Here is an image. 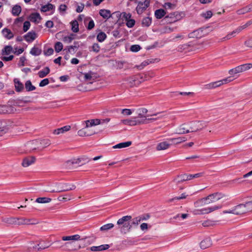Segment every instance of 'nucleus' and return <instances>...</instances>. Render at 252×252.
I'll list each match as a JSON object with an SVG mask.
<instances>
[{
  "label": "nucleus",
  "mask_w": 252,
  "mask_h": 252,
  "mask_svg": "<svg viewBox=\"0 0 252 252\" xmlns=\"http://www.w3.org/2000/svg\"><path fill=\"white\" fill-rule=\"evenodd\" d=\"M172 143H170L168 140L162 141L157 145L156 149L158 151L166 150L169 149Z\"/></svg>",
  "instance_id": "nucleus-9"
},
{
  "label": "nucleus",
  "mask_w": 252,
  "mask_h": 252,
  "mask_svg": "<svg viewBox=\"0 0 252 252\" xmlns=\"http://www.w3.org/2000/svg\"><path fill=\"white\" fill-rule=\"evenodd\" d=\"M57 188L56 189H49L48 190L50 192H61L72 190L75 189L76 187L74 185H68L67 184L59 183L56 184Z\"/></svg>",
  "instance_id": "nucleus-3"
},
{
  "label": "nucleus",
  "mask_w": 252,
  "mask_h": 252,
  "mask_svg": "<svg viewBox=\"0 0 252 252\" xmlns=\"http://www.w3.org/2000/svg\"><path fill=\"white\" fill-rule=\"evenodd\" d=\"M141 221V218H140L139 216L136 217L132 220V222L131 224L134 225H137L140 223V222Z\"/></svg>",
  "instance_id": "nucleus-60"
},
{
  "label": "nucleus",
  "mask_w": 252,
  "mask_h": 252,
  "mask_svg": "<svg viewBox=\"0 0 252 252\" xmlns=\"http://www.w3.org/2000/svg\"><path fill=\"white\" fill-rule=\"evenodd\" d=\"M71 25L72 32H79V25L76 20L73 21Z\"/></svg>",
  "instance_id": "nucleus-43"
},
{
  "label": "nucleus",
  "mask_w": 252,
  "mask_h": 252,
  "mask_svg": "<svg viewBox=\"0 0 252 252\" xmlns=\"http://www.w3.org/2000/svg\"><path fill=\"white\" fill-rule=\"evenodd\" d=\"M87 20H86L85 23L86 25L87 29L88 30H91L94 26V23L93 20H90L88 24H87Z\"/></svg>",
  "instance_id": "nucleus-49"
},
{
  "label": "nucleus",
  "mask_w": 252,
  "mask_h": 252,
  "mask_svg": "<svg viewBox=\"0 0 252 252\" xmlns=\"http://www.w3.org/2000/svg\"><path fill=\"white\" fill-rule=\"evenodd\" d=\"M131 219V216H126L118 220L117 224L122 233L126 234L132 228V224L130 223Z\"/></svg>",
  "instance_id": "nucleus-2"
},
{
  "label": "nucleus",
  "mask_w": 252,
  "mask_h": 252,
  "mask_svg": "<svg viewBox=\"0 0 252 252\" xmlns=\"http://www.w3.org/2000/svg\"><path fill=\"white\" fill-rule=\"evenodd\" d=\"M71 128L70 126H65L61 128H59L54 130L53 133L54 134L59 135L61 133H63L65 132L69 131Z\"/></svg>",
  "instance_id": "nucleus-21"
},
{
  "label": "nucleus",
  "mask_w": 252,
  "mask_h": 252,
  "mask_svg": "<svg viewBox=\"0 0 252 252\" xmlns=\"http://www.w3.org/2000/svg\"><path fill=\"white\" fill-rule=\"evenodd\" d=\"M188 32H181L178 33L173 38L172 40L174 41H179L187 38Z\"/></svg>",
  "instance_id": "nucleus-29"
},
{
  "label": "nucleus",
  "mask_w": 252,
  "mask_h": 252,
  "mask_svg": "<svg viewBox=\"0 0 252 252\" xmlns=\"http://www.w3.org/2000/svg\"><path fill=\"white\" fill-rule=\"evenodd\" d=\"M49 83V81L48 78L44 79L39 83L40 87H44Z\"/></svg>",
  "instance_id": "nucleus-64"
},
{
  "label": "nucleus",
  "mask_w": 252,
  "mask_h": 252,
  "mask_svg": "<svg viewBox=\"0 0 252 252\" xmlns=\"http://www.w3.org/2000/svg\"><path fill=\"white\" fill-rule=\"evenodd\" d=\"M148 112V110L145 108H139L136 110V114L137 116L135 117V118L139 119L140 120L143 121L142 124L146 123L147 118L146 114Z\"/></svg>",
  "instance_id": "nucleus-6"
},
{
  "label": "nucleus",
  "mask_w": 252,
  "mask_h": 252,
  "mask_svg": "<svg viewBox=\"0 0 252 252\" xmlns=\"http://www.w3.org/2000/svg\"><path fill=\"white\" fill-rule=\"evenodd\" d=\"M150 0H145L143 2H139L136 11L138 14H141L149 5Z\"/></svg>",
  "instance_id": "nucleus-12"
},
{
  "label": "nucleus",
  "mask_w": 252,
  "mask_h": 252,
  "mask_svg": "<svg viewBox=\"0 0 252 252\" xmlns=\"http://www.w3.org/2000/svg\"><path fill=\"white\" fill-rule=\"evenodd\" d=\"M140 78L142 79L139 75H135L128 77L126 79V81H127L130 87H133L139 85L141 83L142 81L139 80Z\"/></svg>",
  "instance_id": "nucleus-7"
},
{
  "label": "nucleus",
  "mask_w": 252,
  "mask_h": 252,
  "mask_svg": "<svg viewBox=\"0 0 252 252\" xmlns=\"http://www.w3.org/2000/svg\"><path fill=\"white\" fill-rule=\"evenodd\" d=\"M190 132H195L200 131L206 127V123L204 121H193L189 124Z\"/></svg>",
  "instance_id": "nucleus-4"
},
{
  "label": "nucleus",
  "mask_w": 252,
  "mask_h": 252,
  "mask_svg": "<svg viewBox=\"0 0 252 252\" xmlns=\"http://www.w3.org/2000/svg\"><path fill=\"white\" fill-rule=\"evenodd\" d=\"M180 19L179 16L178 15V14L176 12L171 13L169 15L166 16L164 18V20L166 22H168L169 23L176 22Z\"/></svg>",
  "instance_id": "nucleus-18"
},
{
  "label": "nucleus",
  "mask_w": 252,
  "mask_h": 252,
  "mask_svg": "<svg viewBox=\"0 0 252 252\" xmlns=\"http://www.w3.org/2000/svg\"><path fill=\"white\" fill-rule=\"evenodd\" d=\"M191 174H183L177 176L173 180V182L176 184H179L184 182L191 180Z\"/></svg>",
  "instance_id": "nucleus-8"
},
{
  "label": "nucleus",
  "mask_w": 252,
  "mask_h": 252,
  "mask_svg": "<svg viewBox=\"0 0 252 252\" xmlns=\"http://www.w3.org/2000/svg\"><path fill=\"white\" fill-rule=\"evenodd\" d=\"M63 45L61 42H57L55 45V49L56 52L59 53L62 50Z\"/></svg>",
  "instance_id": "nucleus-48"
},
{
  "label": "nucleus",
  "mask_w": 252,
  "mask_h": 252,
  "mask_svg": "<svg viewBox=\"0 0 252 252\" xmlns=\"http://www.w3.org/2000/svg\"><path fill=\"white\" fill-rule=\"evenodd\" d=\"M99 14L105 19H108L111 16V12L109 10L101 9L99 11Z\"/></svg>",
  "instance_id": "nucleus-33"
},
{
  "label": "nucleus",
  "mask_w": 252,
  "mask_h": 252,
  "mask_svg": "<svg viewBox=\"0 0 252 252\" xmlns=\"http://www.w3.org/2000/svg\"><path fill=\"white\" fill-rule=\"evenodd\" d=\"M135 21L134 19H131L126 22V25L128 28H132L135 25Z\"/></svg>",
  "instance_id": "nucleus-59"
},
{
  "label": "nucleus",
  "mask_w": 252,
  "mask_h": 252,
  "mask_svg": "<svg viewBox=\"0 0 252 252\" xmlns=\"http://www.w3.org/2000/svg\"><path fill=\"white\" fill-rule=\"evenodd\" d=\"M251 24H252V21H250L249 22H248L247 23H246L245 24L239 27L238 30L239 31H242V30H246V28L250 26Z\"/></svg>",
  "instance_id": "nucleus-58"
},
{
  "label": "nucleus",
  "mask_w": 252,
  "mask_h": 252,
  "mask_svg": "<svg viewBox=\"0 0 252 252\" xmlns=\"http://www.w3.org/2000/svg\"><path fill=\"white\" fill-rule=\"evenodd\" d=\"M37 35L36 32H28L27 34L25 35L24 37L25 39L28 42H31L33 41Z\"/></svg>",
  "instance_id": "nucleus-22"
},
{
  "label": "nucleus",
  "mask_w": 252,
  "mask_h": 252,
  "mask_svg": "<svg viewBox=\"0 0 252 252\" xmlns=\"http://www.w3.org/2000/svg\"><path fill=\"white\" fill-rule=\"evenodd\" d=\"M110 246L108 244L102 245L99 246H93L90 248V250L93 252H99L107 250L109 248Z\"/></svg>",
  "instance_id": "nucleus-20"
},
{
  "label": "nucleus",
  "mask_w": 252,
  "mask_h": 252,
  "mask_svg": "<svg viewBox=\"0 0 252 252\" xmlns=\"http://www.w3.org/2000/svg\"><path fill=\"white\" fill-rule=\"evenodd\" d=\"M121 113L124 115L129 116L132 114V111L129 109H124L122 110Z\"/></svg>",
  "instance_id": "nucleus-62"
},
{
  "label": "nucleus",
  "mask_w": 252,
  "mask_h": 252,
  "mask_svg": "<svg viewBox=\"0 0 252 252\" xmlns=\"http://www.w3.org/2000/svg\"><path fill=\"white\" fill-rule=\"evenodd\" d=\"M35 161V158L33 156L26 157L23 159L22 164L23 166L27 167L33 163Z\"/></svg>",
  "instance_id": "nucleus-17"
},
{
  "label": "nucleus",
  "mask_w": 252,
  "mask_h": 252,
  "mask_svg": "<svg viewBox=\"0 0 252 252\" xmlns=\"http://www.w3.org/2000/svg\"><path fill=\"white\" fill-rule=\"evenodd\" d=\"M168 140L169 142H171L174 144H179L181 143L179 137L169 138Z\"/></svg>",
  "instance_id": "nucleus-56"
},
{
  "label": "nucleus",
  "mask_w": 252,
  "mask_h": 252,
  "mask_svg": "<svg viewBox=\"0 0 252 252\" xmlns=\"http://www.w3.org/2000/svg\"><path fill=\"white\" fill-rule=\"evenodd\" d=\"M151 19L149 17H145L142 21V25L143 27H148L151 23Z\"/></svg>",
  "instance_id": "nucleus-44"
},
{
  "label": "nucleus",
  "mask_w": 252,
  "mask_h": 252,
  "mask_svg": "<svg viewBox=\"0 0 252 252\" xmlns=\"http://www.w3.org/2000/svg\"><path fill=\"white\" fill-rule=\"evenodd\" d=\"M132 144V142L131 141H127L126 142H122L119 143L113 147L114 149H121V148H124L126 147H129Z\"/></svg>",
  "instance_id": "nucleus-31"
},
{
  "label": "nucleus",
  "mask_w": 252,
  "mask_h": 252,
  "mask_svg": "<svg viewBox=\"0 0 252 252\" xmlns=\"http://www.w3.org/2000/svg\"><path fill=\"white\" fill-rule=\"evenodd\" d=\"M80 236L78 234H75L71 236H64L62 237V239L64 241H78L79 240H83L84 239H81Z\"/></svg>",
  "instance_id": "nucleus-19"
},
{
  "label": "nucleus",
  "mask_w": 252,
  "mask_h": 252,
  "mask_svg": "<svg viewBox=\"0 0 252 252\" xmlns=\"http://www.w3.org/2000/svg\"><path fill=\"white\" fill-rule=\"evenodd\" d=\"M123 123L125 125H127L129 126H136L137 125L142 124V121L140 120L139 119L133 118L132 119H126L122 121Z\"/></svg>",
  "instance_id": "nucleus-14"
},
{
  "label": "nucleus",
  "mask_w": 252,
  "mask_h": 252,
  "mask_svg": "<svg viewBox=\"0 0 252 252\" xmlns=\"http://www.w3.org/2000/svg\"><path fill=\"white\" fill-rule=\"evenodd\" d=\"M234 33L235 32H230L228 33L226 35L222 37L221 32H220L217 35V37L219 38L221 41H226L235 36V35L234 34Z\"/></svg>",
  "instance_id": "nucleus-28"
},
{
  "label": "nucleus",
  "mask_w": 252,
  "mask_h": 252,
  "mask_svg": "<svg viewBox=\"0 0 252 252\" xmlns=\"http://www.w3.org/2000/svg\"><path fill=\"white\" fill-rule=\"evenodd\" d=\"M71 195L70 194H66L63 197L60 196L58 198L59 201H66L71 199Z\"/></svg>",
  "instance_id": "nucleus-50"
},
{
  "label": "nucleus",
  "mask_w": 252,
  "mask_h": 252,
  "mask_svg": "<svg viewBox=\"0 0 252 252\" xmlns=\"http://www.w3.org/2000/svg\"><path fill=\"white\" fill-rule=\"evenodd\" d=\"M86 127L98 125L100 123V119H93L85 121Z\"/></svg>",
  "instance_id": "nucleus-27"
},
{
  "label": "nucleus",
  "mask_w": 252,
  "mask_h": 252,
  "mask_svg": "<svg viewBox=\"0 0 252 252\" xmlns=\"http://www.w3.org/2000/svg\"><path fill=\"white\" fill-rule=\"evenodd\" d=\"M213 13L211 11H207L205 13L201 14V16L205 19L210 18L212 16Z\"/></svg>",
  "instance_id": "nucleus-54"
},
{
  "label": "nucleus",
  "mask_w": 252,
  "mask_h": 252,
  "mask_svg": "<svg viewBox=\"0 0 252 252\" xmlns=\"http://www.w3.org/2000/svg\"><path fill=\"white\" fill-rule=\"evenodd\" d=\"M32 144L36 147H33V150L38 149L39 148L42 147V148H45L50 144V141L49 140H42L40 142L37 140H34L32 141Z\"/></svg>",
  "instance_id": "nucleus-10"
},
{
  "label": "nucleus",
  "mask_w": 252,
  "mask_h": 252,
  "mask_svg": "<svg viewBox=\"0 0 252 252\" xmlns=\"http://www.w3.org/2000/svg\"><path fill=\"white\" fill-rule=\"evenodd\" d=\"M29 19L32 22L38 23L41 19V17L39 13H33L30 16Z\"/></svg>",
  "instance_id": "nucleus-26"
},
{
  "label": "nucleus",
  "mask_w": 252,
  "mask_h": 252,
  "mask_svg": "<svg viewBox=\"0 0 252 252\" xmlns=\"http://www.w3.org/2000/svg\"><path fill=\"white\" fill-rule=\"evenodd\" d=\"M51 200V198L48 197H38L36 199L35 202L38 203H47L50 202Z\"/></svg>",
  "instance_id": "nucleus-39"
},
{
  "label": "nucleus",
  "mask_w": 252,
  "mask_h": 252,
  "mask_svg": "<svg viewBox=\"0 0 252 252\" xmlns=\"http://www.w3.org/2000/svg\"><path fill=\"white\" fill-rule=\"evenodd\" d=\"M202 36L199 32H188L187 38L190 39V42H196L197 40L200 39Z\"/></svg>",
  "instance_id": "nucleus-13"
},
{
  "label": "nucleus",
  "mask_w": 252,
  "mask_h": 252,
  "mask_svg": "<svg viewBox=\"0 0 252 252\" xmlns=\"http://www.w3.org/2000/svg\"><path fill=\"white\" fill-rule=\"evenodd\" d=\"M212 244L211 240L210 238H206L201 242L200 245L201 249H206L210 247Z\"/></svg>",
  "instance_id": "nucleus-23"
},
{
  "label": "nucleus",
  "mask_w": 252,
  "mask_h": 252,
  "mask_svg": "<svg viewBox=\"0 0 252 252\" xmlns=\"http://www.w3.org/2000/svg\"><path fill=\"white\" fill-rule=\"evenodd\" d=\"M233 214L239 215L247 213L244 204H240L232 209Z\"/></svg>",
  "instance_id": "nucleus-11"
},
{
  "label": "nucleus",
  "mask_w": 252,
  "mask_h": 252,
  "mask_svg": "<svg viewBox=\"0 0 252 252\" xmlns=\"http://www.w3.org/2000/svg\"><path fill=\"white\" fill-rule=\"evenodd\" d=\"M252 6L251 5L247 6L245 7H243L241 9H240L237 10V12L238 14H244L246 13H248L252 10Z\"/></svg>",
  "instance_id": "nucleus-32"
},
{
  "label": "nucleus",
  "mask_w": 252,
  "mask_h": 252,
  "mask_svg": "<svg viewBox=\"0 0 252 252\" xmlns=\"http://www.w3.org/2000/svg\"><path fill=\"white\" fill-rule=\"evenodd\" d=\"M161 113H158L151 115V118H148L147 121H156L158 119L162 118V116L160 115Z\"/></svg>",
  "instance_id": "nucleus-46"
},
{
  "label": "nucleus",
  "mask_w": 252,
  "mask_h": 252,
  "mask_svg": "<svg viewBox=\"0 0 252 252\" xmlns=\"http://www.w3.org/2000/svg\"><path fill=\"white\" fill-rule=\"evenodd\" d=\"M14 82L15 84V90L17 92H21L24 89L23 84L20 81L18 78H15L14 79Z\"/></svg>",
  "instance_id": "nucleus-24"
},
{
  "label": "nucleus",
  "mask_w": 252,
  "mask_h": 252,
  "mask_svg": "<svg viewBox=\"0 0 252 252\" xmlns=\"http://www.w3.org/2000/svg\"><path fill=\"white\" fill-rule=\"evenodd\" d=\"M76 37V35L74 33H71L69 34V35L64 36L63 38V42L66 43H70L73 39H75Z\"/></svg>",
  "instance_id": "nucleus-30"
},
{
  "label": "nucleus",
  "mask_w": 252,
  "mask_h": 252,
  "mask_svg": "<svg viewBox=\"0 0 252 252\" xmlns=\"http://www.w3.org/2000/svg\"><path fill=\"white\" fill-rule=\"evenodd\" d=\"M78 134L80 136H88L91 134L88 133L84 129H81L78 131Z\"/></svg>",
  "instance_id": "nucleus-55"
},
{
  "label": "nucleus",
  "mask_w": 252,
  "mask_h": 252,
  "mask_svg": "<svg viewBox=\"0 0 252 252\" xmlns=\"http://www.w3.org/2000/svg\"><path fill=\"white\" fill-rule=\"evenodd\" d=\"M92 51L98 53L100 50V46L97 43H94L92 46Z\"/></svg>",
  "instance_id": "nucleus-57"
},
{
  "label": "nucleus",
  "mask_w": 252,
  "mask_h": 252,
  "mask_svg": "<svg viewBox=\"0 0 252 252\" xmlns=\"http://www.w3.org/2000/svg\"><path fill=\"white\" fill-rule=\"evenodd\" d=\"M164 7L165 9H173L175 8V4H172L170 2H166V3H165V4L164 5Z\"/></svg>",
  "instance_id": "nucleus-61"
},
{
  "label": "nucleus",
  "mask_w": 252,
  "mask_h": 252,
  "mask_svg": "<svg viewBox=\"0 0 252 252\" xmlns=\"http://www.w3.org/2000/svg\"><path fill=\"white\" fill-rule=\"evenodd\" d=\"M166 14V12L164 10L162 9H159L156 10L155 12V16L158 19H160L163 17Z\"/></svg>",
  "instance_id": "nucleus-36"
},
{
  "label": "nucleus",
  "mask_w": 252,
  "mask_h": 252,
  "mask_svg": "<svg viewBox=\"0 0 252 252\" xmlns=\"http://www.w3.org/2000/svg\"><path fill=\"white\" fill-rule=\"evenodd\" d=\"M225 197V195L219 192L210 194L207 197L201 198L194 202L195 208L192 211L195 215L209 214L221 207L220 205L209 206Z\"/></svg>",
  "instance_id": "nucleus-1"
},
{
  "label": "nucleus",
  "mask_w": 252,
  "mask_h": 252,
  "mask_svg": "<svg viewBox=\"0 0 252 252\" xmlns=\"http://www.w3.org/2000/svg\"><path fill=\"white\" fill-rule=\"evenodd\" d=\"M190 132L189 126L188 127L186 124L180 125L177 129L176 133L178 134H184Z\"/></svg>",
  "instance_id": "nucleus-15"
},
{
  "label": "nucleus",
  "mask_w": 252,
  "mask_h": 252,
  "mask_svg": "<svg viewBox=\"0 0 252 252\" xmlns=\"http://www.w3.org/2000/svg\"><path fill=\"white\" fill-rule=\"evenodd\" d=\"M54 5L51 3H48L47 4L44 5L41 7V11L42 12H47L52 9H53Z\"/></svg>",
  "instance_id": "nucleus-41"
},
{
  "label": "nucleus",
  "mask_w": 252,
  "mask_h": 252,
  "mask_svg": "<svg viewBox=\"0 0 252 252\" xmlns=\"http://www.w3.org/2000/svg\"><path fill=\"white\" fill-rule=\"evenodd\" d=\"M113 14H116V16H120L122 18H124L126 22H127L128 20H130L131 18V15L130 13H127L126 12H122L120 13L119 12H116L114 13Z\"/></svg>",
  "instance_id": "nucleus-25"
},
{
  "label": "nucleus",
  "mask_w": 252,
  "mask_h": 252,
  "mask_svg": "<svg viewBox=\"0 0 252 252\" xmlns=\"http://www.w3.org/2000/svg\"><path fill=\"white\" fill-rule=\"evenodd\" d=\"M247 212L252 211V200L244 204Z\"/></svg>",
  "instance_id": "nucleus-51"
},
{
  "label": "nucleus",
  "mask_w": 252,
  "mask_h": 252,
  "mask_svg": "<svg viewBox=\"0 0 252 252\" xmlns=\"http://www.w3.org/2000/svg\"><path fill=\"white\" fill-rule=\"evenodd\" d=\"M24 218L15 217V225H24Z\"/></svg>",
  "instance_id": "nucleus-52"
},
{
  "label": "nucleus",
  "mask_w": 252,
  "mask_h": 252,
  "mask_svg": "<svg viewBox=\"0 0 252 252\" xmlns=\"http://www.w3.org/2000/svg\"><path fill=\"white\" fill-rule=\"evenodd\" d=\"M105 32H99L97 35V39L99 42L103 41L106 38Z\"/></svg>",
  "instance_id": "nucleus-47"
},
{
  "label": "nucleus",
  "mask_w": 252,
  "mask_h": 252,
  "mask_svg": "<svg viewBox=\"0 0 252 252\" xmlns=\"http://www.w3.org/2000/svg\"><path fill=\"white\" fill-rule=\"evenodd\" d=\"M1 221L7 226L10 225H15V217H2Z\"/></svg>",
  "instance_id": "nucleus-16"
},
{
  "label": "nucleus",
  "mask_w": 252,
  "mask_h": 252,
  "mask_svg": "<svg viewBox=\"0 0 252 252\" xmlns=\"http://www.w3.org/2000/svg\"><path fill=\"white\" fill-rule=\"evenodd\" d=\"M25 88L28 92L33 91L35 89V87L33 86L30 80H28L25 83Z\"/></svg>",
  "instance_id": "nucleus-40"
},
{
  "label": "nucleus",
  "mask_w": 252,
  "mask_h": 252,
  "mask_svg": "<svg viewBox=\"0 0 252 252\" xmlns=\"http://www.w3.org/2000/svg\"><path fill=\"white\" fill-rule=\"evenodd\" d=\"M113 227L114 224L113 223H108L100 227V230L101 231H107L112 228Z\"/></svg>",
  "instance_id": "nucleus-45"
},
{
  "label": "nucleus",
  "mask_w": 252,
  "mask_h": 252,
  "mask_svg": "<svg viewBox=\"0 0 252 252\" xmlns=\"http://www.w3.org/2000/svg\"><path fill=\"white\" fill-rule=\"evenodd\" d=\"M252 68V63H246L237 66L235 68L229 70L230 75H234L237 73H242Z\"/></svg>",
  "instance_id": "nucleus-5"
},
{
  "label": "nucleus",
  "mask_w": 252,
  "mask_h": 252,
  "mask_svg": "<svg viewBox=\"0 0 252 252\" xmlns=\"http://www.w3.org/2000/svg\"><path fill=\"white\" fill-rule=\"evenodd\" d=\"M30 26L31 24L29 21L25 22L23 25L24 32H27L29 29Z\"/></svg>",
  "instance_id": "nucleus-63"
},
{
  "label": "nucleus",
  "mask_w": 252,
  "mask_h": 252,
  "mask_svg": "<svg viewBox=\"0 0 252 252\" xmlns=\"http://www.w3.org/2000/svg\"><path fill=\"white\" fill-rule=\"evenodd\" d=\"M50 69L48 67H45L43 70L39 71L38 72V76L40 78H43L48 75L50 72Z\"/></svg>",
  "instance_id": "nucleus-34"
},
{
  "label": "nucleus",
  "mask_w": 252,
  "mask_h": 252,
  "mask_svg": "<svg viewBox=\"0 0 252 252\" xmlns=\"http://www.w3.org/2000/svg\"><path fill=\"white\" fill-rule=\"evenodd\" d=\"M21 12V7L20 5H14L12 9V13L14 16H18Z\"/></svg>",
  "instance_id": "nucleus-37"
},
{
  "label": "nucleus",
  "mask_w": 252,
  "mask_h": 252,
  "mask_svg": "<svg viewBox=\"0 0 252 252\" xmlns=\"http://www.w3.org/2000/svg\"><path fill=\"white\" fill-rule=\"evenodd\" d=\"M13 52V48L11 46H6L2 50L1 54L3 56L8 55Z\"/></svg>",
  "instance_id": "nucleus-35"
},
{
  "label": "nucleus",
  "mask_w": 252,
  "mask_h": 252,
  "mask_svg": "<svg viewBox=\"0 0 252 252\" xmlns=\"http://www.w3.org/2000/svg\"><path fill=\"white\" fill-rule=\"evenodd\" d=\"M188 196V195L186 194V193L185 192V193H183L181 195V196H176V197H173L172 198L169 199V200H167V202L170 203V202H172L174 201L175 200L184 199L186 198Z\"/></svg>",
  "instance_id": "nucleus-38"
},
{
  "label": "nucleus",
  "mask_w": 252,
  "mask_h": 252,
  "mask_svg": "<svg viewBox=\"0 0 252 252\" xmlns=\"http://www.w3.org/2000/svg\"><path fill=\"white\" fill-rule=\"evenodd\" d=\"M24 225L35 224L38 223V222L34 220L24 218Z\"/></svg>",
  "instance_id": "nucleus-53"
},
{
  "label": "nucleus",
  "mask_w": 252,
  "mask_h": 252,
  "mask_svg": "<svg viewBox=\"0 0 252 252\" xmlns=\"http://www.w3.org/2000/svg\"><path fill=\"white\" fill-rule=\"evenodd\" d=\"M30 53L34 56H38L41 53V50L34 47L31 49Z\"/></svg>",
  "instance_id": "nucleus-42"
}]
</instances>
